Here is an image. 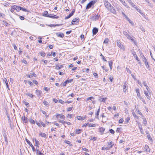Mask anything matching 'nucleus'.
Masks as SVG:
<instances>
[{
    "mask_svg": "<svg viewBox=\"0 0 155 155\" xmlns=\"http://www.w3.org/2000/svg\"><path fill=\"white\" fill-rule=\"evenodd\" d=\"M128 2L130 3L131 5L133 6V5H134V4L133 3L131 0H128Z\"/></svg>",
    "mask_w": 155,
    "mask_h": 155,
    "instance_id": "bf43d9fd",
    "label": "nucleus"
},
{
    "mask_svg": "<svg viewBox=\"0 0 155 155\" xmlns=\"http://www.w3.org/2000/svg\"><path fill=\"white\" fill-rule=\"evenodd\" d=\"M94 98L93 97H88L87 98V99L86 100V101H89L90 100H91L92 99H94Z\"/></svg>",
    "mask_w": 155,
    "mask_h": 155,
    "instance_id": "7c9ffc66",
    "label": "nucleus"
},
{
    "mask_svg": "<svg viewBox=\"0 0 155 155\" xmlns=\"http://www.w3.org/2000/svg\"><path fill=\"white\" fill-rule=\"evenodd\" d=\"M122 3L126 7H127V8H129V7H128V6L127 5V3L124 1L122 2Z\"/></svg>",
    "mask_w": 155,
    "mask_h": 155,
    "instance_id": "3c124183",
    "label": "nucleus"
},
{
    "mask_svg": "<svg viewBox=\"0 0 155 155\" xmlns=\"http://www.w3.org/2000/svg\"><path fill=\"white\" fill-rule=\"evenodd\" d=\"M81 131H82V130L80 129H77L76 130V133L79 134L81 133Z\"/></svg>",
    "mask_w": 155,
    "mask_h": 155,
    "instance_id": "f704fd0d",
    "label": "nucleus"
},
{
    "mask_svg": "<svg viewBox=\"0 0 155 155\" xmlns=\"http://www.w3.org/2000/svg\"><path fill=\"white\" fill-rule=\"evenodd\" d=\"M20 10H22V11L25 12H27L26 9L21 7H20Z\"/></svg>",
    "mask_w": 155,
    "mask_h": 155,
    "instance_id": "4d7b16f0",
    "label": "nucleus"
},
{
    "mask_svg": "<svg viewBox=\"0 0 155 155\" xmlns=\"http://www.w3.org/2000/svg\"><path fill=\"white\" fill-rule=\"evenodd\" d=\"M43 103L45 105L47 106H49V104L46 101H44L43 102Z\"/></svg>",
    "mask_w": 155,
    "mask_h": 155,
    "instance_id": "2f4dec72",
    "label": "nucleus"
},
{
    "mask_svg": "<svg viewBox=\"0 0 155 155\" xmlns=\"http://www.w3.org/2000/svg\"><path fill=\"white\" fill-rule=\"evenodd\" d=\"M124 121V120L123 119L121 118L119 121V123L120 124L122 123Z\"/></svg>",
    "mask_w": 155,
    "mask_h": 155,
    "instance_id": "680f3d73",
    "label": "nucleus"
},
{
    "mask_svg": "<svg viewBox=\"0 0 155 155\" xmlns=\"http://www.w3.org/2000/svg\"><path fill=\"white\" fill-rule=\"evenodd\" d=\"M3 22L4 23V25H5L6 26H8L10 25V24L8 23L7 22L5 21H3Z\"/></svg>",
    "mask_w": 155,
    "mask_h": 155,
    "instance_id": "c9c22d12",
    "label": "nucleus"
},
{
    "mask_svg": "<svg viewBox=\"0 0 155 155\" xmlns=\"http://www.w3.org/2000/svg\"><path fill=\"white\" fill-rule=\"evenodd\" d=\"M30 123L31 124H34L35 123V121L34 120H33L32 119H31L30 120Z\"/></svg>",
    "mask_w": 155,
    "mask_h": 155,
    "instance_id": "5fc2aeb1",
    "label": "nucleus"
},
{
    "mask_svg": "<svg viewBox=\"0 0 155 155\" xmlns=\"http://www.w3.org/2000/svg\"><path fill=\"white\" fill-rule=\"evenodd\" d=\"M35 146L38 147V145L39 144V142L36 139H35Z\"/></svg>",
    "mask_w": 155,
    "mask_h": 155,
    "instance_id": "c85d7f7f",
    "label": "nucleus"
},
{
    "mask_svg": "<svg viewBox=\"0 0 155 155\" xmlns=\"http://www.w3.org/2000/svg\"><path fill=\"white\" fill-rule=\"evenodd\" d=\"M77 118L79 120H82V117L81 116H77Z\"/></svg>",
    "mask_w": 155,
    "mask_h": 155,
    "instance_id": "603ef678",
    "label": "nucleus"
},
{
    "mask_svg": "<svg viewBox=\"0 0 155 155\" xmlns=\"http://www.w3.org/2000/svg\"><path fill=\"white\" fill-rule=\"evenodd\" d=\"M132 113L133 114V116L136 119H138V117L135 114L134 112V111H132Z\"/></svg>",
    "mask_w": 155,
    "mask_h": 155,
    "instance_id": "b1692460",
    "label": "nucleus"
},
{
    "mask_svg": "<svg viewBox=\"0 0 155 155\" xmlns=\"http://www.w3.org/2000/svg\"><path fill=\"white\" fill-rule=\"evenodd\" d=\"M139 98H140V99L141 100V101L143 103H144L145 104H146L145 101L144 100V99L143 98L140 97H139Z\"/></svg>",
    "mask_w": 155,
    "mask_h": 155,
    "instance_id": "052dcab7",
    "label": "nucleus"
},
{
    "mask_svg": "<svg viewBox=\"0 0 155 155\" xmlns=\"http://www.w3.org/2000/svg\"><path fill=\"white\" fill-rule=\"evenodd\" d=\"M26 95H27L30 97H31V98L33 97V96H34V95L32 94L29 93H27L26 94Z\"/></svg>",
    "mask_w": 155,
    "mask_h": 155,
    "instance_id": "a19ab883",
    "label": "nucleus"
},
{
    "mask_svg": "<svg viewBox=\"0 0 155 155\" xmlns=\"http://www.w3.org/2000/svg\"><path fill=\"white\" fill-rule=\"evenodd\" d=\"M99 18V17H97L96 15H95L92 16L91 18V19L93 21H95Z\"/></svg>",
    "mask_w": 155,
    "mask_h": 155,
    "instance_id": "ddd939ff",
    "label": "nucleus"
},
{
    "mask_svg": "<svg viewBox=\"0 0 155 155\" xmlns=\"http://www.w3.org/2000/svg\"><path fill=\"white\" fill-rule=\"evenodd\" d=\"M127 90V87L126 85H124L123 87V91L124 92H125Z\"/></svg>",
    "mask_w": 155,
    "mask_h": 155,
    "instance_id": "de8ad7c7",
    "label": "nucleus"
},
{
    "mask_svg": "<svg viewBox=\"0 0 155 155\" xmlns=\"http://www.w3.org/2000/svg\"><path fill=\"white\" fill-rule=\"evenodd\" d=\"M58 121L61 123L63 124H65L66 123H67V122L63 120H58Z\"/></svg>",
    "mask_w": 155,
    "mask_h": 155,
    "instance_id": "79ce46f5",
    "label": "nucleus"
},
{
    "mask_svg": "<svg viewBox=\"0 0 155 155\" xmlns=\"http://www.w3.org/2000/svg\"><path fill=\"white\" fill-rule=\"evenodd\" d=\"M68 80H66L64 83H62L61 84L63 85V86H66V84L68 83Z\"/></svg>",
    "mask_w": 155,
    "mask_h": 155,
    "instance_id": "bb28decb",
    "label": "nucleus"
},
{
    "mask_svg": "<svg viewBox=\"0 0 155 155\" xmlns=\"http://www.w3.org/2000/svg\"><path fill=\"white\" fill-rule=\"evenodd\" d=\"M144 93L145 95H146V97L148 99L150 100V97L149 95V93L147 91H144Z\"/></svg>",
    "mask_w": 155,
    "mask_h": 155,
    "instance_id": "6e6552de",
    "label": "nucleus"
},
{
    "mask_svg": "<svg viewBox=\"0 0 155 155\" xmlns=\"http://www.w3.org/2000/svg\"><path fill=\"white\" fill-rule=\"evenodd\" d=\"M109 11L114 14H116L117 12L114 8L112 5L108 9Z\"/></svg>",
    "mask_w": 155,
    "mask_h": 155,
    "instance_id": "20e7f679",
    "label": "nucleus"
},
{
    "mask_svg": "<svg viewBox=\"0 0 155 155\" xmlns=\"http://www.w3.org/2000/svg\"><path fill=\"white\" fill-rule=\"evenodd\" d=\"M54 67H55V68L56 69L59 70L61 68H63V66L62 65H56Z\"/></svg>",
    "mask_w": 155,
    "mask_h": 155,
    "instance_id": "2eb2a0df",
    "label": "nucleus"
},
{
    "mask_svg": "<svg viewBox=\"0 0 155 155\" xmlns=\"http://www.w3.org/2000/svg\"><path fill=\"white\" fill-rule=\"evenodd\" d=\"M25 140H26V142H27V143L29 145H30V143H31L30 142V141L28 139H27L26 138L25 139Z\"/></svg>",
    "mask_w": 155,
    "mask_h": 155,
    "instance_id": "338daca9",
    "label": "nucleus"
},
{
    "mask_svg": "<svg viewBox=\"0 0 155 155\" xmlns=\"http://www.w3.org/2000/svg\"><path fill=\"white\" fill-rule=\"evenodd\" d=\"M15 8H16V5H14L13 6H12L11 7V10H10L12 12H14L15 10V9H16Z\"/></svg>",
    "mask_w": 155,
    "mask_h": 155,
    "instance_id": "dca6fc26",
    "label": "nucleus"
},
{
    "mask_svg": "<svg viewBox=\"0 0 155 155\" xmlns=\"http://www.w3.org/2000/svg\"><path fill=\"white\" fill-rule=\"evenodd\" d=\"M39 135H40L41 137L44 138L46 137L47 136L46 134H45L42 132H41L40 134Z\"/></svg>",
    "mask_w": 155,
    "mask_h": 155,
    "instance_id": "aec40b11",
    "label": "nucleus"
},
{
    "mask_svg": "<svg viewBox=\"0 0 155 155\" xmlns=\"http://www.w3.org/2000/svg\"><path fill=\"white\" fill-rule=\"evenodd\" d=\"M56 34L58 37H59L62 38H63L64 36V35L63 33H57Z\"/></svg>",
    "mask_w": 155,
    "mask_h": 155,
    "instance_id": "a211bd4d",
    "label": "nucleus"
},
{
    "mask_svg": "<svg viewBox=\"0 0 155 155\" xmlns=\"http://www.w3.org/2000/svg\"><path fill=\"white\" fill-rule=\"evenodd\" d=\"M145 87L146 88V89H147V91L149 93L150 95V89H149V87L147 85Z\"/></svg>",
    "mask_w": 155,
    "mask_h": 155,
    "instance_id": "58836bf2",
    "label": "nucleus"
},
{
    "mask_svg": "<svg viewBox=\"0 0 155 155\" xmlns=\"http://www.w3.org/2000/svg\"><path fill=\"white\" fill-rule=\"evenodd\" d=\"M93 74L94 76L96 78H98V74L97 73L94 72L93 73Z\"/></svg>",
    "mask_w": 155,
    "mask_h": 155,
    "instance_id": "ea45409f",
    "label": "nucleus"
},
{
    "mask_svg": "<svg viewBox=\"0 0 155 155\" xmlns=\"http://www.w3.org/2000/svg\"><path fill=\"white\" fill-rule=\"evenodd\" d=\"M22 120L24 123H27L28 121V119L25 116H24V117L22 118Z\"/></svg>",
    "mask_w": 155,
    "mask_h": 155,
    "instance_id": "9b49d317",
    "label": "nucleus"
},
{
    "mask_svg": "<svg viewBox=\"0 0 155 155\" xmlns=\"http://www.w3.org/2000/svg\"><path fill=\"white\" fill-rule=\"evenodd\" d=\"M80 21V19L78 18H76L74 19L72 21L71 24L72 25H74L77 24Z\"/></svg>",
    "mask_w": 155,
    "mask_h": 155,
    "instance_id": "f03ea898",
    "label": "nucleus"
},
{
    "mask_svg": "<svg viewBox=\"0 0 155 155\" xmlns=\"http://www.w3.org/2000/svg\"><path fill=\"white\" fill-rule=\"evenodd\" d=\"M143 55V57H142V58L143 61L144 62H146V61H147V59H146V58L145 57H144L143 55Z\"/></svg>",
    "mask_w": 155,
    "mask_h": 155,
    "instance_id": "09e8293b",
    "label": "nucleus"
},
{
    "mask_svg": "<svg viewBox=\"0 0 155 155\" xmlns=\"http://www.w3.org/2000/svg\"><path fill=\"white\" fill-rule=\"evenodd\" d=\"M48 17H49L52 18H59L58 16H56L55 15H51L50 14L49 15L47 16Z\"/></svg>",
    "mask_w": 155,
    "mask_h": 155,
    "instance_id": "1a4fd4ad",
    "label": "nucleus"
},
{
    "mask_svg": "<svg viewBox=\"0 0 155 155\" xmlns=\"http://www.w3.org/2000/svg\"><path fill=\"white\" fill-rule=\"evenodd\" d=\"M143 124L144 125H146L147 124V122L146 118H143Z\"/></svg>",
    "mask_w": 155,
    "mask_h": 155,
    "instance_id": "4c0bfd02",
    "label": "nucleus"
},
{
    "mask_svg": "<svg viewBox=\"0 0 155 155\" xmlns=\"http://www.w3.org/2000/svg\"><path fill=\"white\" fill-rule=\"evenodd\" d=\"M129 39H130L131 40V41L133 42H134V44H135V40L132 38V37L130 36V38H128Z\"/></svg>",
    "mask_w": 155,
    "mask_h": 155,
    "instance_id": "e2e57ef3",
    "label": "nucleus"
},
{
    "mask_svg": "<svg viewBox=\"0 0 155 155\" xmlns=\"http://www.w3.org/2000/svg\"><path fill=\"white\" fill-rule=\"evenodd\" d=\"M123 33L124 35H125L127 38H130V36L127 32L123 31Z\"/></svg>",
    "mask_w": 155,
    "mask_h": 155,
    "instance_id": "f8f14e48",
    "label": "nucleus"
},
{
    "mask_svg": "<svg viewBox=\"0 0 155 155\" xmlns=\"http://www.w3.org/2000/svg\"><path fill=\"white\" fill-rule=\"evenodd\" d=\"M143 150L146 152L150 151L149 147L147 145H146L144 147Z\"/></svg>",
    "mask_w": 155,
    "mask_h": 155,
    "instance_id": "9d476101",
    "label": "nucleus"
},
{
    "mask_svg": "<svg viewBox=\"0 0 155 155\" xmlns=\"http://www.w3.org/2000/svg\"><path fill=\"white\" fill-rule=\"evenodd\" d=\"M104 1L105 7L108 9L111 6V5L107 0H104Z\"/></svg>",
    "mask_w": 155,
    "mask_h": 155,
    "instance_id": "7ed1b4c3",
    "label": "nucleus"
},
{
    "mask_svg": "<svg viewBox=\"0 0 155 155\" xmlns=\"http://www.w3.org/2000/svg\"><path fill=\"white\" fill-rule=\"evenodd\" d=\"M132 54H133L134 57L136 58V60L138 61H139V60L138 59V58L136 54V53L134 51L132 52Z\"/></svg>",
    "mask_w": 155,
    "mask_h": 155,
    "instance_id": "f3484780",
    "label": "nucleus"
},
{
    "mask_svg": "<svg viewBox=\"0 0 155 155\" xmlns=\"http://www.w3.org/2000/svg\"><path fill=\"white\" fill-rule=\"evenodd\" d=\"M117 46L120 48L121 49L123 50V51L125 50V48L123 45L120 42H117Z\"/></svg>",
    "mask_w": 155,
    "mask_h": 155,
    "instance_id": "39448f33",
    "label": "nucleus"
},
{
    "mask_svg": "<svg viewBox=\"0 0 155 155\" xmlns=\"http://www.w3.org/2000/svg\"><path fill=\"white\" fill-rule=\"evenodd\" d=\"M75 10L74 9H73L72 12L71 13H70L69 15L70 16V17H71L74 14L75 12Z\"/></svg>",
    "mask_w": 155,
    "mask_h": 155,
    "instance_id": "473e14b6",
    "label": "nucleus"
},
{
    "mask_svg": "<svg viewBox=\"0 0 155 155\" xmlns=\"http://www.w3.org/2000/svg\"><path fill=\"white\" fill-rule=\"evenodd\" d=\"M121 128H117L116 130V132L117 133L121 132Z\"/></svg>",
    "mask_w": 155,
    "mask_h": 155,
    "instance_id": "72a5a7b5",
    "label": "nucleus"
},
{
    "mask_svg": "<svg viewBox=\"0 0 155 155\" xmlns=\"http://www.w3.org/2000/svg\"><path fill=\"white\" fill-rule=\"evenodd\" d=\"M97 2V0H94L89 2L86 6V9H88L91 8Z\"/></svg>",
    "mask_w": 155,
    "mask_h": 155,
    "instance_id": "f257e3e1",
    "label": "nucleus"
},
{
    "mask_svg": "<svg viewBox=\"0 0 155 155\" xmlns=\"http://www.w3.org/2000/svg\"><path fill=\"white\" fill-rule=\"evenodd\" d=\"M39 53L43 57H45V53L43 51H41Z\"/></svg>",
    "mask_w": 155,
    "mask_h": 155,
    "instance_id": "393cba45",
    "label": "nucleus"
},
{
    "mask_svg": "<svg viewBox=\"0 0 155 155\" xmlns=\"http://www.w3.org/2000/svg\"><path fill=\"white\" fill-rule=\"evenodd\" d=\"M109 131L112 134H114V130H113L112 129H110Z\"/></svg>",
    "mask_w": 155,
    "mask_h": 155,
    "instance_id": "13d9d810",
    "label": "nucleus"
},
{
    "mask_svg": "<svg viewBox=\"0 0 155 155\" xmlns=\"http://www.w3.org/2000/svg\"><path fill=\"white\" fill-rule=\"evenodd\" d=\"M72 107H68L67 108V110L68 111H70L71 110H72Z\"/></svg>",
    "mask_w": 155,
    "mask_h": 155,
    "instance_id": "774afa93",
    "label": "nucleus"
},
{
    "mask_svg": "<svg viewBox=\"0 0 155 155\" xmlns=\"http://www.w3.org/2000/svg\"><path fill=\"white\" fill-rule=\"evenodd\" d=\"M89 127H94L96 126V125L93 124H89Z\"/></svg>",
    "mask_w": 155,
    "mask_h": 155,
    "instance_id": "c756f323",
    "label": "nucleus"
},
{
    "mask_svg": "<svg viewBox=\"0 0 155 155\" xmlns=\"http://www.w3.org/2000/svg\"><path fill=\"white\" fill-rule=\"evenodd\" d=\"M147 134V137H148V139L151 140H152V138L150 137L149 134Z\"/></svg>",
    "mask_w": 155,
    "mask_h": 155,
    "instance_id": "864d4df0",
    "label": "nucleus"
},
{
    "mask_svg": "<svg viewBox=\"0 0 155 155\" xmlns=\"http://www.w3.org/2000/svg\"><path fill=\"white\" fill-rule=\"evenodd\" d=\"M99 132L101 133V134L102 135L103 134V133L105 130V129L103 127H101L99 128Z\"/></svg>",
    "mask_w": 155,
    "mask_h": 155,
    "instance_id": "0eeeda50",
    "label": "nucleus"
},
{
    "mask_svg": "<svg viewBox=\"0 0 155 155\" xmlns=\"http://www.w3.org/2000/svg\"><path fill=\"white\" fill-rule=\"evenodd\" d=\"M37 154L38 155H44V154L42 153L40 151H39L38 152V150H37Z\"/></svg>",
    "mask_w": 155,
    "mask_h": 155,
    "instance_id": "a18cd8bd",
    "label": "nucleus"
},
{
    "mask_svg": "<svg viewBox=\"0 0 155 155\" xmlns=\"http://www.w3.org/2000/svg\"><path fill=\"white\" fill-rule=\"evenodd\" d=\"M101 57H102V59L104 61H106L107 60L106 59H105V58L101 54Z\"/></svg>",
    "mask_w": 155,
    "mask_h": 155,
    "instance_id": "6e6d98bb",
    "label": "nucleus"
},
{
    "mask_svg": "<svg viewBox=\"0 0 155 155\" xmlns=\"http://www.w3.org/2000/svg\"><path fill=\"white\" fill-rule=\"evenodd\" d=\"M35 93L38 96H39L41 95V94L42 93V92L40 90H37L36 91Z\"/></svg>",
    "mask_w": 155,
    "mask_h": 155,
    "instance_id": "4468645a",
    "label": "nucleus"
},
{
    "mask_svg": "<svg viewBox=\"0 0 155 155\" xmlns=\"http://www.w3.org/2000/svg\"><path fill=\"white\" fill-rule=\"evenodd\" d=\"M136 92L137 93V96L139 98L140 97V90L139 89H137L136 90Z\"/></svg>",
    "mask_w": 155,
    "mask_h": 155,
    "instance_id": "412c9836",
    "label": "nucleus"
},
{
    "mask_svg": "<svg viewBox=\"0 0 155 155\" xmlns=\"http://www.w3.org/2000/svg\"><path fill=\"white\" fill-rule=\"evenodd\" d=\"M108 63L109 66H112L113 64V62L112 61H108Z\"/></svg>",
    "mask_w": 155,
    "mask_h": 155,
    "instance_id": "69168bd1",
    "label": "nucleus"
},
{
    "mask_svg": "<svg viewBox=\"0 0 155 155\" xmlns=\"http://www.w3.org/2000/svg\"><path fill=\"white\" fill-rule=\"evenodd\" d=\"M15 10L18 12H19L20 10V7L16 6V8H15Z\"/></svg>",
    "mask_w": 155,
    "mask_h": 155,
    "instance_id": "49530a36",
    "label": "nucleus"
},
{
    "mask_svg": "<svg viewBox=\"0 0 155 155\" xmlns=\"http://www.w3.org/2000/svg\"><path fill=\"white\" fill-rule=\"evenodd\" d=\"M62 116V115H61L58 114H56V117L57 119L59 117L60 118H61V116Z\"/></svg>",
    "mask_w": 155,
    "mask_h": 155,
    "instance_id": "37998d69",
    "label": "nucleus"
},
{
    "mask_svg": "<svg viewBox=\"0 0 155 155\" xmlns=\"http://www.w3.org/2000/svg\"><path fill=\"white\" fill-rule=\"evenodd\" d=\"M136 10L138 12H139V13H140L141 15H144L143 13L142 12H141V10L139 9L138 8H137V9H136Z\"/></svg>",
    "mask_w": 155,
    "mask_h": 155,
    "instance_id": "e433bc0d",
    "label": "nucleus"
},
{
    "mask_svg": "<svg viewBox=\"0 0 155 155\" xmlns=\"http://www.w3.org/2000/svg\"><path fill=\"white\" fill-rule=\"evenodd\" d=\"M5 15L3 13H0V16L4 18L5 17Z\"/></svg>",
    "mask_w": 155,
    "mask_h": 155,
    "instance_id": "0e129e2a",
    "label": "nucleus"
},
{
    "mask_svg": "<svg viewBox=\"0 0 155 155\" xmlns=\"http://www.w3.org/2000/svg\"><path fill=\"white\" fill-rule=\"evenodd\" d=\"M4 81L5 82L6 85L7 87L9 89V87H8V81L6 78H5L4 80Z\"/></svg>",
    "mask_w": 155,
    "mask_h": 155,
    "instance_id": "a878e982",
    "label": "nucleus"
},
{
    "mask_svg": "<svg viewBox=\"0 0 155 155\" xmlns=\"http://www.w3.org/2000/svg\"><path fill=\"white\" fill-rule=\"evenodd\" d=\"M145 63V64L146 66V67L147 68H148L149 67V64H148V62H147V61H146V62H144Z\"/></svg>",
    "mask_w": 155,
    "mask_h": 155,
    "instance_id": "8fccbe9b",
    "label": "nucleus"
},
{
    "mask_svg": "<svg viewBox=\"0 0 155 155\" xmlns=\"http://www.w3.org/2000/svg\"><path fill=\"white\" fill-rule=\"evenodd\" d=\"M108 41H109V39L108 38H106L104 40V43H105V44H107V43H108Z\"/></svg>",
    "mask_w": 155,
    "mask_h": 155,
    "instance_id": "c03bdc74",
    "label": "nucleus"
},
{
    "mask_svg": "<svg viewBox=\"0 0 155 155\" xmlns=\"http://www.w3.org/2000/svg\"><path fill=\"white\" fill-rule=\"evenodd\" d=\"M98 29L97 28H94L92 30V33L93 35H96L98 32Z\"/></svg>",
    "mask_w": 155,
    "mask_h": 155,
    "instance_id": "423d86ee",
    "label": "nucleus"
},
{
    "mask_svg": "<svg viewBox=\"0 0 155 155\" xmlns=\"http://www.w3.org/2000/svg\"><path fill=\"white\" fill-rule=\"evenodd\" d=\"M112 147V145H111L110 147H102L101 149L102 150H109Z\"/></svg>",
    "mask_w": 155,
    "mask_h": 155,
    "instance_id": "4be33fe9",
    "label": "nucleus"
},
{
    "mask_svg": "<svg viewBox=\"0 0 155 155\" xmlns=\"http://www.w3.org/2000/svg\"><path fill=\"white\" fill-rule=\"evenodd\" d=\"M100 111V108H99V109L98 110L97 113H96V118H97V119L99 118H98V116L99 114Z\"/></svg>",
    "mask_w": 155,
    "mask_h": 155,
    "instance_id": "5701e85b",
    "label": "nucleus"
},
{
    "mask_svg": "<svg viewBox=\"0 0 155 155\" xmlns=\"http://www.w3.org/2000/svg\"><path fill=\"white\" fill-rule=\"evenodd\" d=\"M49 15L50 14H48L47 11H45L44 12L43 16L48 17L47 16Z\"/></svg>",
    "mask_w": 155,
    "mask_h": 155,
    "instance_id": "cd10ccee",
    "label": "nucleus"
},
{
    "mask_svg": "<svg viewBox=\"0 0 155 155\" xmlns=\"http://www.w3.org/2000/svg\"><path fill=\"white\" fill-rule=\"evenodd\" d=\"M107 99V98L106 97H105L104 98H102V97H100V98L99 99V100L101 102H105V100Z\"/></svg>",
    "mask_w": 155,
    "mask_h": 155,
    "instance_id": "6ab92c4d",
    "label": "nucleus"
}]
</instances>
